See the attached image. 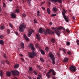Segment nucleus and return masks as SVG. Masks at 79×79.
<instances>
[{"label":"nucleus","instance_id":"1","mask_svg":"<svg viewBox=\"0 0 79 79\" xmlns=\"http://www.w3.org/2000/svg\"><path fill=\"white\" fill-rule=\"evenodd\" d=\"M28 56L30 58H34V56H37V53L34 51L32 52H28Z\"/></svg>","mask_w":79,"mask_h":79},{"label":"nucleus","instance_id":"2","mask_svg":"<svg viewBox=\"0 0 79 79\" xmlns=\"http://www.w3.org/2000/svg\"><path fill=\"white\" fill-rule=\"evenodd\" d=\"M44 34H45V35H46L47 34H48L51 35L52 34H53L55 33L53 31H52L48 28H46V30L44 29Z\"/></svg>","mask_w":79,"mask_h":79},{"label":"nucleus","instance_id":"3","mask_svg":"<svg viewBox=\"0 0 79 79\" xmlns=\"http://www.w3.org/2000/svg\"><path fill=\"white\" fill-rule=\"evenodd\" d=\"M48 56L52 60V64H55V56L54 55H53L52 52H50L49 53Z\"/></svg>","mask_w":79,"mask_h":79},{"label":"nucleus","instance_id":"4","mask_svg":"<svg viewBox=\"0 0 79 79\" xmlns=\"http://www.w3.org/2000/svg\"><path fill=\"white\" fill-rule=\"evenodd\" d=\"M26 26L24 23H23L19 27V31L20 32H23L26 28Z\"/></svg>","mask_w":79,"mask_h":79},{"label":"nucleus","instance_id":"5","mask_svg":"<svg viewBox=\"0 0 79 79\" xmlns=\"http://www.w3.org/2000/svg\"><path fill=\"white\" fill-rule=\"evenodd\" d=\"M63 11L62 12V14L64 18L65 21H66V22H68V18L66 17L65 16V13H66V12H67V10H65L64 9H62Z\"/></svg>","mask_w":79,"mask_h":79},{"label":"nucleus","instance_id":"6","mask_svg":"<svg viewBox=\"0 0 79 79\" xmlns=\"http://www.w3.org/2000/svg\"><path fill=\"white\" fill-rule=\"evenodd\" d=\"M51 29L53 30V31H55V32L57 35H58L59 36L60 35V34L59 33H58L59 32V31L57 30V28L56 27L54 28V27H52Z\"/></svg>","mask_w":79,"mask_h":79},{"label":"nucleus","instance_id":"7","mask_svg":"<svg viewBox=\"0 0 79 79\" xmlns=\"http://www.w3.org/2000/svg\"><path fill=\"white\" fill-rule=\"evenodd\" d=\"M11 73L14 76L16 75H19V72H18V71L15 70L11 71Z\"/></svg>","mask_w":79,"mask_h":79},{"label":"nucleus","instance_id":"8","mask_svg":"<svg viewBox=\"0 0 79 79\" xmlns=\"http://www.w3.org/2000/svg\"><path fill=\"white\" fill-rule=\"evenodd\" d=\"M70 71L73 72H75L76 71V67L74 66H72L69 68Z\"/></svg>","mask_w":79,"mask_h":79},{"label":"nucleus","instance_id":"9","mask_svg":"<svg viewBox=\"0 0 79 79\" xmlns=\"http://www.w3.org/2000/svg\"><path fill=\"white\" fill-rule=\"evenodd\" d=\"M28 31V36L30 37L32 34V32H34V30H32L31 28H30L29 29Z\"/></svg>","mask_w":79,"mask_h":79},{"label":"nucleus","instance_id":"10","mask_svg":"<svg viewBox=\"0 0 79 79\" xmlns=\"http://www.w3.org/2000/svg\"><path fill=\"white\" fill-rule=\"evenodd\" d=\"M28 47L29 48H31V49L32 51H34L35 50V47H34V45L32 44H29L28 45Z\"/></svg>","mask_w":79,"mask_h":79},{"label":"nucleus","instance_id":"11","mask_svg":"<svg viewBox=\"0 0 79 79\" xmlns=\"http://www.w3.org/2000/svg\"><path fill=\"white\" fill-rule=\"evenodd\" d=\"M23 39H24L27 41V42L29 41V38L27 37L26 35L24 34L23 35Z\"/></svg>","mask_w":79,"mask_h":79},{"label":"nucleus","instance_id":"12","mask_svg":"<svg viewBox=\"0 0 79 79\" xmlns=\"http://www.w3.org/2000/svg\"><path fill=\"white\" fill-rule=\"evenodd\" d=\"M6 75L7 76H11V73H10V72L8 71L6 73Z\"/></svg>","mask_w":79,"mask_h":79},{"label":"nucleus","instance_id":"13","mask_svg":"<svg viewBox=\"0 0 79 79\" xmlns=\"http://www.w3.org/2000/svg\"><path fill=\"white\" fill-rule=\"evenodd\" d=\"M69 60V58H66L64 59L63 62L66 63V62H68V60Z\"/></svg>","mask_w":79,"mask_h":79},{"label":"nucleus","instance_id":"14","mask_svg":"<svg viewBox=\"0 0 79 79\" xmlns=\"http://www.w3.org/2000/svg\"><path fill=\"white\" fill-rule=\"evenodd\" d=\"M11 16L12 18H16V15L15 14L12 13L11 15Z\"/></svg>","mask_w":79,"mask_h":79},{"label":"nucleus","instance_id":"15","mask_svg":"<svg viewBox=\"0 0 79 79\" xmlns=\"http://www.w3.org/2000/svg\"><path fill=\"white\" fill-rule=\"evenodd\" d=\"M57 9H56V7H53L52 9V11L54 12V13H56V11Z\"/></svg>","mask_w":79,"mask_h":79},{"label":"nucleus","instance_id":"16","mask_svg":"<svg viewBox=\"0 0 79 79\" xmlns=\"http://www.w3.org/2000/svg\"><path fill=\"white\" fill-rule=\"evenodd\" d=\"M21 47L22 48H24V44L23 43H21Z\"/></svg>","mask_w":79,"mask_h":79},{"label":"nucleus","instance_id":"17","mask_svg":"<svg viewBox=\"0 0 79 79\" xmlns=\"http://www.w3.org/2000/svg\"><path fill=\"white\" fill-rule=\"evenodd\" d=\"M36 36L38 40L39 41V39H40V37L39 34H36Z\"/></svg>","mask_w":79,"mask_h":79},{"label":"nucleus","instance_id":"18","mask_svg":"<svg viewBox=\"0 0 79 79\" xmlns=\"http://www.w3.org/2000/svg\"><path fill=\"white\" fill-rule=\"evenodd\" d=\"M40 51L41 52V54H42L44 55H45V52H44V51L42 49H40Z\"/></svg>","mask_w":79,"mask_h":79},{"label":"nucleus","instance_id":"19","mask_svg":"<svg viewBox=\"0 0 79 79\" xmlns=\"http://www.w3.org/2000/svg\"><path fill=\"white\" fill-rule=\"evenodd\" d=\"M57 29L58 31H60V30L63 29V27L60 26L59 27H57Z\"/></svg>","mask_w":79,"mask_h":79},{"label":"nucleus","instance_id":"20","mask_svg":"<svg viewBox=\"0 0 79 79\" xmlns=\"http://www.w3.org/2000/svg\"><path fill=\"white\" fill-rule=\"evenodd\" d=\"M39 32L40 33V34H42V32H43V31H42V28H40L39 29Z\"/></svg>","mask_w":79,"mask_h":79},{"label":"nucleus","instance_id":"21","mask_svg":"<svg viewBox=\"0 0 79 79\" xmlns=\"http://www.w3.org/2000/svg\"><path fill=\"white\" fill-rule=\"evenodd\" d=\"M14 13H19V10L18 9H16Z\"/></svg>","mask_w":79,"mask_h":79},{"label":"nucleus","instance_id":"22","mask_svg":"<svg viewBox=\"0 0 79 79\" xmlns=\"http://www.w3.org/2000/svg\"><path fill=\"white\" fill-rule=\"evenodd\" d=\"M4 44V41L3 40H0V44L1 45H3Z\"/></svg>","mask_w":79,"mask_h":79},{"label":"nucleus","instance_id":"23","mask_svg":"<svg viewBox=\"0 0 79 79\" xmlns=\"http://www.w3.org/2000/svg\"><path fill=\"white\" fill-rule=\"evenodd\" d=\"M19 67V64H15L14 66L15 68H17Z\"/></svg>","mask_w":79,"mask_h":79},{"label":"nucleus","instance_id":"24","mask_svg":"<svg viewBox=\"0 0 79 79\" xmlns=\"http://www.w3.org/2000/svg\"><path fill=\"white\" fill-rule=\"evenodd\" d=\"M46 76L48 77V78H50V73H49L48 72L47 73Z\"/></svg>","mask_w":79,"mask_h":79},{"label":"nucleus","instance_id":"25","mask_svg":"<svg viewBox=\"0 0 79 79\" xmlns=\"http://www.w3.org/2000/svg\"><path fill=\"white\" fill-rule=\"evenodd\" d=\"M47 10L48 13V14H50L51 13L50 10V9H49V8H48Z\"/></svg>","mask_w":79,"mask_h":79},{"label":"nucleus","instance_id":"26","mask_svg":"<svg viewBox=\"0 0 79 79\" xmlns=\"http://www.w3.org/2000/svg\"><path fill=\"white\" fill-rule=\"evenodd\" d=\"M51 2H53V3H55L56 2H57V0H50Z\"/></svg>","mask_w":79,"mask_h":79},{"label":"nucleus","instance_id":"27","mask_svg":"<svg viewBox=\"0 0 79 79\" xmlns=\"http://www.w3.org/2000/svg\"><path fill=\"white\" fill-rule=\"evenodd\" d=\"M51 41L52 43H54V42H55V39L52 38L51 39Z\"/></svg>","mask_w":79,"mask_h":79},{"label":"nucleus","instance_id":"28","mask_svg":"<svg viewBox=\"0 0 79 79\" xmlns=\"http://www.w3.org/2000/svg\"><path fill=\"white\" fill-rule=\"evenodd\" d=\"M27 3L29 4L30 6H31V0H27Z\"/></svg>","mask_w":79,"mask_h":79},{"label":"nucleus","instance_id":"29","mask_svg":"<svg viewBox=\"0 0 79 79\" xmlns=\"http://www.w3.org/2000/svg\"><path fill=\"white\" fill-rule=\"evenodd\" d=\"M7 34H9L10 33V30L9 29H7Z\"/></svg>","mask_w":79,"mask_h":79},{"label":"nucleus","instance_id":"30","mask_svg":"<svg viewBox=\"0 0 79 79\" xmlns=\"http://www.w3.org/2000/svg\"><path fill=\"white\" fill-rule=\"evenodd\" d=\"M66 31L68 33H69L70 32V31H69V30L68 29H66Z\"/></svg>","mask_w":79,"mask_h":79},{"label":"nucleus","instance_id":"31","mask_svg":"<svg viewBox=\"0 0 79 79\" xmlns=\"http://www.w3.org/2000/svg\"><path fill=\"white\" fill-rule=\"evenodd\" d=\"M53 70L51 69L49 71L48 73H52V72H53Z\"/></svg>","mask_w":79,"mask_h":79},{"label":"nucleus","instance_id":"32","mask_svg":"<svg viewBox=\"0 0 79 79\" xmlns=\"http://www.w3.org/2000/svg\"><path fill=\"white\" fill-rule=\"evenodd\" d=\"M0 39H3V38H4V36L2 35H0Z\"/></svg>","mask_w":79,"mask_h":79},{"label":"nucleus","instance_id":"33","mask_svg":"<svg viewBox=\"0 0 79 79\" xmlns=\"http://www.w3.org/2000/svg\"><path fill=\"white\" fill-rule=\"evenodd\" d=\"M9 26H10V27H11V28H13V25H12L11 23H9Z\"/></svg>","mask_w":79,"mask_h":79},{"label":"nucleus","instance_id":"34","mask_svg":"<svg viewBox=\"0 0 79 79\" xmlns=\"http://www.w3.org/2000/svg\"><path fill=\"white\" fill-rule=\"evenodd\" d=\"M1 73H0L1 76H3V72H2V70H0Z\"/></svg>","mask_w":79,"mask_h":79},{"label":"nucleus","instance_id":"35","mask_svg":"<svg viewBox=\"0 0 79 79\" xmlns=\"http://www.w3.org/2000/svg\"><path fill=\"white\" fill-rule=\"evenodd\" d=\"M76 42L78 46H79V40H76Z\"/></svg>","mask_w":79,"mask_h":79},{"label":"nucleus","instance_id":"36","mask_svg":"<svg viewBox=\"0 0 79 79\" xmlns=\"http://www.w3.org/2000/svg\"><path fill=\"white\" fill-rule=\"evenodd\" d=\"M58 2L60 3H62V1L61 0H57V2Z\"/></svg>","mask_w":79,"mask_h":79},{"label":"nucleus","instance_id":"37","mask_svg":"<svg viewBox=\"0 0 79 79\" xmlns=\"http://www.w3.org/2000/svg\"><path fill=\"white\" fill-rule=\"evenodd\" d=\"M56 16V14H52L51 15V16L52 17H53L54 16Z\"/></svg>","mask_w":79,"mask_h":79},{"label":"nucleus","instance_id":"38","mask_svg":"<svg viewBox=\"0 0 79 79\" xmlns=\"http://www.w3.org/2000/svg\"><path fill=\"white\" fill-rule=\"evenodd\" d=\"M45 50H46V51H47V52H48L49 49L48 48V47H46L45 48Z\"/></svg>","mask_w":79,"mask_h":79},{"label":"nucleus","instance_id":"39","mask_svg":"<svg viewBox=\"0 0 79 79\" xmlns=\"http://www.w3.org/2000/svg\"><path fill=\"white\" fill-rule=\"evenodd\" d=\"M52 72H53V73H52V75H54V76H55V75L56 74H55V72L53 70V71H52Z\"/></svg>","mask_w":79,"mask_h":79},{"label":"nucleus","instance_id":"40","mask_svg":"<svg viewBox=\"0 0 79 79\" xmlns=\"http://www.w3.org/2000/svg\"><path fill=\"white\" fill-rule=\"evenodd\" d=\"M40 60L42 61V62H44V60L42 58H40Z\"/></svg>","mask_w":79,"mask_h":79},{"label":"nucleus","instance_id":"41","mask_svg":"<svg viewBox=\"0 0 79 79\" xmlns=\"http://www.w3.org/2000/svg\"><path fill=\"white\" fill-rule=\"evenodd\" d=\"M37 67L38 68H39V69H42V68H41V67H40L39 65H38L37 66Z\"/></svg>","mask_w":79,"mask_h":79},{"label":"nucleus","instance_id":"42","mask_svg":"<svg viewBox=\"0 0 79 79\" xmlns=\"http://www.w3.org/2000/svg\"><path fill=\"white\" fill-rule=\"evenodd\" d=\"M33 73H34V74H35V75H37V72H36V71L35 70L33 71Z\"/></svg>","mask_w":79,"mask_h":79},{"label":"nucleus","instance_id":"43","mask_svg":"<svg viewBox=\"0 0 79 79\" xmlns=\"http://www.w3.org/2000/svg\"><path fill=\"white\" fill-rule=\"evenodd\" d=\"M3 7H4V8H5V7H6V4L4 2L3 3Z\"/></svg>","mask_w":79,"mask_h":79},{"label":"nucleus","instance_id":"44","mask_svg":"<svg viewBox=\"0 0 79 79\" xmlns=\"http://www.w3.org/2000/svg\"><path fill=\"white\" fill-rule=\"evenodd\" d=\"M29 69L30 71H32V68L31 67H29Z\"/></svg>","mask_w":79,"mask_h":79},{"label":"nucleus","instance_id":"45","mask_svg":"<svg viewBox=\"0 0 79 79\" xmlns=\"http://www.w3.org/2000/svg\"><path fill=\"white\" fill-rule=\"evenodd\" d=\"M67 45H70V42H68L67 43H66Z\"/></svg>","mask_w":79,"mask_h":79},{"label":"nucleus","instance_id":"46","mask_svg":"<svg viewBox=\"0 0 79 79\" xmlns=\"http://www.w3.org/2000/svg\"><path fill=\"white\" fill-rule=\"evenodd\" d=\"M0 28L2 30L3 29H5V27H4L3 26H2Z\"/></svg>","mask_w":79,"mask_h":79},{"label":"nucleus","instance_id":"47","mask_svg":"<svg viewBox=\"0 0 79 79\" xmlns=\"http://www.w3.org/2000/svg\"><path fill=\"white\" fill-rule=\"evenodd\" d=\"M64 48H60V49H59V50H60V51H63L64 50Z\"/></svg>","mask_w":79,"mask_h":79},{"label":"nucleus","instance_id":"48","mask_svg":"<svg viewBox=\"0 0 79 79\" xmlns=\"http://www.w3.org/2000/svg\"><path fill=\"white\" fill-rule=\"evenodd\" d=\"M22 16L24 17H26V15L25 14H22Z\"/></svg>","mask_w":79,"mask_h":79},{"label":"nucleus","instance_id":"49","mask_svg":"<svg viewBox=\"0 0 79 79\" xmlns=\"http://www.w3.org/2000/svg\"><path fill=\"white\" fill-rule=\"evenodd\" d=\"M67 53L69 55H70V53H71V51H69L68 52H67Z\"/></svg>","mask_w":79,"mask_h":79},{"label":"nucleus","instance_id":"50","mask_svg":"<svg viewBox=\"0 0 79 79\" xmlns=\"http://www.w3.org/2000/svg\"><path fill=\"white\" fill-rule=\"evenodd\" d=\"M4 57L5 58H6V54H4Z\"/></svg>","mask_w":79,"mask_h":79},{"label":"nucleus","instance_id":"51","mask_svg":"<svg viewBox=\"0 0 79 79\" xmlns=\"http://www.w3.org/2000/svg\"><path fill=\"white\" fill-rule=\"evenodd\" d=\"M5 61L7 64H9V62H8L7 60H5Z\"/></svg>","mask_w":79,"mask_h":79},{"label":"nucleus","instance_id":"52","mask_svg":"<svg viewBox=\"0 0 79 79\" xmlns=\"http://www.w3.org/2000/svg\"><path fill=\"white\" fill-rule=\"evenodd\" d=\"M34 23H37V21L35 19H34Z\"/></svg>","mask_w":79,"mask_h":79},{"label":"nucleus","instance_id":"53","mask_svg":"<svg viewBox=\"0 0 79 79\" xmlns=\"http://www.w3.org/2000/svg\"><path fill=\"white\" fill-rule=\"evenodd\" d=\"M64 53H66V50L64 49L63 50Z\"/></svg>","mask_w":79,"mask_h":79},{"label":"nucleus","instance_id":"54","mask_svg":"<svg viewBox=\"0 0 79 79\" xmlns=\"http://www.w3.org/2000/svg\"><path fill=\"white\" fill-rule=\"evenodd\" d=\"M35 47H36V48H37V47H38V44H36L35 45Z\"/></svg>","mask_w":79,"mask_h":79},{"label":"nucleus","instance_id":"55","mask_svg":"<svg viewBox=\"0 0 79 79\" xmlns=\"http://www.w3.org/2000/svg\"><path fill=\"white\" fill-rule=\"evenodd\" d=\"M21 60H22V61H24V59L23 58H21Z\"/></svg>","mask_w":79,"mask_h":79},{"label":"nucleus","instance_id":"56","mask_svg":"<svg viewBox=\"0 0 79 79\" xmlns=\"http://www.w3.org/2000/svg\"><path fill=\"white\" fill-rule=\"evenodd\" d=\"M15 33L17 35H18V33L17 32H15Z\"/></svg>","mask_w":79,"mask_h":79},{"label":"nucleus","instance_id":"57","mask_svg":"<svg viewBox=\"0 0 79 79\" xmlns=\"http://www.w3.org/2000/svg\"><path fill=\"white\" fill-rule=\"evenodd\" d=\"M45 3V2H42L41 3V5H43V4H44V3Z\"/></svg>","mask_w":79,"mask_h":79},{"label":"nucleus","instance_id":"58","mask_svg":"<svg viewBox=\"0 0 79 79\" xmlns=\"http://www.w3.org/2000/svg\"><path fill=\"white\" fill-rule=\"evenodd\" d=\"M28 77L29 79H32V78H31V77L29 76Z\"/></svg>","mask_w":79,"mask_h":79},{"label":"nucleus","instance_id":"59","mask_svg":"<svg viewBox=\"0 0 79 79\" xmlns=\"http://www.w3.org/2000/svg\"><path fill=\"white\" fill-rule=\"evenodd\" d=\"M50 2H49L48 1V5H50Z\"/></svg>","mask_w":79,"mask_h":79},{"label":"nucleus","instance_id":"60","mask_svg":"<svg viewBox=\"0 0 79 79\" xmlns=\"http://www.w3.org/2000/svg\"><path fill=\"white\" fill-rule=\"evenodd\" d=\"M42 10H45V8H44V7H42Z\"/></svg>","mask_w":79,"mask_h":79},{"label":"nucleus","instance_id":"61","mask_svg":"<svg viewBox=\"0 0 79 79\" xmlns=\"http://www.w3.org/2000/svg\"><path fill=\"white\" fill-rule=\"evenodd\" d=\"M73 19L74 20H75V17H74V16H73Z\"/></svg>","mask_w":79,"mask_h":79},{"label":"nucleus","instance_id":"62","mask_svg":"<svg viewBox=\"0 0 79 79\" xmlns=\"http://www.w3.org/2000/svg\"><path fill=\"white\" fill-rule=\"evenodd\" d=\"M2 11V8H1V7L0 6V12Z\"/></svg>","mask_w":79,"mask_h":79},{"label":"nucleus","instance_id":"63","mask_svg":"<svg viewBox=\"0 0 79 79\" xmlns=\"http://www.w3.org/2000/svg\"><path fill=\"white\" fill-rule=\"evenodd\" d=\"M37 13H38V14H39V13H40V11H37Z\"/></svg>","mask_w":79,"mask_h":79},{"label":"nucleus","instance_id":"64","mask_svg":"<svg viewBox=\"0 0 79 79\" xmlns=\"http://www.w3.org/2000/svg\"><path fill=\"white\" fill-rule=\"evenodd\" d=\"M52 78L53 79H56V78H55V77H53Z\"/></svg>","mask_w":79,"mask_h":79}]
</instances>
